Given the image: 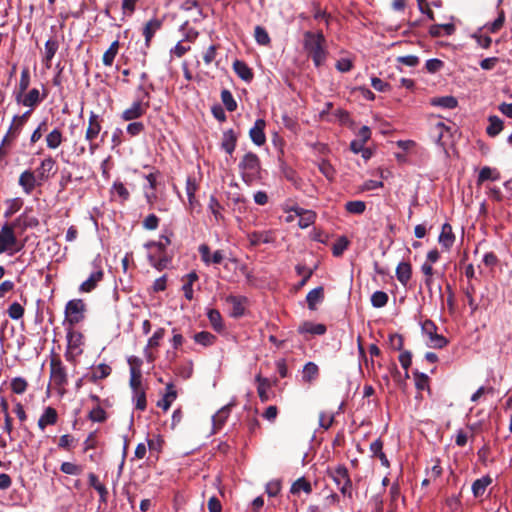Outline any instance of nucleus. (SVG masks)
Instances as JSON below:
<instances>
[{"label":"nucleus","mask_w":512,"mask_h":512,"mask_svg":"<svg viewBox=\"0 0 512 512\" xmlns=\"http://www.w3.org/2000/svg\"><path fill=\"white\" fill-rule=\"evenodd\" d=\"M326 40L322 32L307 31L303 35V47L315 66H321L327 57Z\"/></svg>","instance_id":"obj_1"},{"label":"nucleus","mask_w":512,"mask_h":512,"mask_svg":"<svg viewBox=\"0 0 512 512\" xmlns=\"http://www.w3.org/2000/svg\"><path fill=\"white\" fill-rule=\"evenodd\" d=\"M429 137L438 146L445 148L452 138L450 126L446 125L439 116L431 114L428 118Z\"/></svg>","instance_id":"obj_2"},{"label":"nucleus","mask_w":512,"mask_h":512,"mask_svg":"<svg viewBox=\"0 0 512 512\" xmlns=\"http://www.w3.org/2000/svg\"><path fill=\"white\" fill-rule=\"evenodd\" d=\"M242 179L247 184H252L260 178L261 166L259 157L252 153H246L239 163Z\"/></svg>","instance_id":"obj_3"},{"label":"nucleus","mask_w":512,"mask_h":512,"mask_svg":"<svg viewBox=\"0 0 512 512\" xmlns=\"http://www.w3.org/2000/svg\"><path fill=\"white\" fill-rule=\"evenodd\" d=\"M16 223L5 224L0 230V254L9 253L13 255L19 252L23 245L19 243L15 235Z\"/></svg>","instance_id":"obj_4"},{"label":"nucleus","mask_w":512,"mask_h":512,"mask_svg":"<svg viewBox=\"0 0 512 512\" xmlns=\"http://www.w3.org/2000/svg\"><path fill=\"white\" fill-rule=\"evenodd\" d=\"M422 333L428 338V346L431 348H443L447 345V339L437 333V326L431 320H425L421 325Z\"/></svg>","instance_id":"obj_5"},{"label":"nucleus","mask_w":512,"mask_h":512,"mask_svg":"<svg viewBox=\"0 0 512 512\" xmlns=\"http://www.w3.org/2000/svg\"><path fill=\"white\" fill-rule=\"evenodd\" d=\"M50 380L59 391L67 384L66 369L58 358H52L50 361Z\"/></svg>","instance_id":"obj_6"},{"label":"nucleus","mask_w":512,"mask_h":512,"mask_svg":"<svg viewBox=\"0 0 512 512\" xmlns=\"http://www.w3.org/2000/svg\"><path fill=\"white\" fill-rule=\"evenodd\" d=\"M84 344V337L81 332L69 328L67 331V360H72L74 357L82 353V346Z\"/></svg>","instance_id":"obj_7"},{"label":"nucleus","mask_w":512,"mask_h":512,"mask_svg":"<svg viewBox=\"0 0 512 512\" xmlns=\"http://www.w3.org/2000/svg\"><path fill=\"white\" fill-rule=\"evenodd\" d=\"M85 304L81 299L70 300L65 307V318L70 326L79 323L84 318Z\"/></svg>","instance_id":"obj_8"},{"label":"nucleus","mask_w":512,"mask_h":512,"mask_svg":"<svg viewBox=\"0 0 512 512\" xmlns=\"http://www.w3.org/2000/svg\"><path fill=\"white\" fill-rule=\"evenodd\" d=\"M328 474L343 494H346L350 490L351 480L345 466L339 465L336 468L329 469Z\"/></svg>","instance_id":"obj_9"},{"label":"nucleus","mask_w":512,"mask_h":512,"mask_svg":"<svg viewBox=\"0 0 512 512\" xmlns=\"http://www.w3.org/2000/svg\"><path fill=\"white\" fill-rule=\"evenodd\" d=\"M32 110L26 111L22 115H16L12 119V123L2 141L3 144H7L12 142L17 136L20 134L23 126L28 121V118L31 114Z\"/></svg>","instance_id":"obj_10"},{"label":"nucleus","mask_w":512,"mask_h":512,"mask_svg":"<svg viewBox=\"0 0 512 512\" xmlns=\"http://www.w3.org/2000/svg\"><path fill=\"white\" fill-rule=\"evenodd\" d=\"M45 96V94L41 96L40 91L36 88H33L26 94L25 92L23 94L16 93L15 100L18 104H22L25 107H30L33 109L45 98Z\"/></svg>","instance_id":"obj_11"},{"label":"nucleus","mask_w":512,"mask_h":512,"mask_svg":"<svg viewBox=\"0 0 512 512\" xmlns=\"http://www.w3.org/2000/svg\"><path fill=\"white\" fill-rule=\"evenodd\" d=\"M247 239L251 246L260 244H270L276 240L275 230L254 231L247 234Z\"/></svg>","instance_id":"obj_12"},{"label":"nucleus","mask_w":512,"mask_h":512,"mask_svg":"<svg viewBox=\"0 0 512 512\" xmlns=\"http://www.w3.org/2000/svg\"><path fill=\"white\" fill-rule=\"evenodd\" d=\"M56 161L48 156L44 158L40 164V166L36 169L35 173L37 174L39 180L43 183L46 182L49 178L56 174Z\"/></svg>","instance_id":"obj_13"},{"label":"nucleus","mask_w":512,"mask_h":512,"mask_svg":"<svg viewBox=\"0 0 512 512\" xmlns=\"http://www.w3.org/2000/svg\"><path fill=\"white\" fill-rule=\"evenodd\" d=\"M42 184L43 182L39 180L37 174L30 170H25L19 177V185L26 194H30L36 186Z\"/></svg>","instance_id":"obj_14"},{"label":"nucleus","mask_w":512,"mask_h":512,"mask_svg":"<svg viewBox=\"0 0 512 512\" xmlns=\"http://www.w3.org/2000/svg\"><path fill=\"white\" fill-rule=\"evenodd\" d=\"M148 107V102L143 103L142 101H134L129 108L122 112L121 118L124 121H132L138 119L146 113Z\"/></svg>","instance_id":"obj_15"},{"label":"nucleus","mask_w":512,"mask_h":512,"mask_svg":"<svg viewBox=\"0 0 512 512\" xmlns=\"http://www.w3.org/2000/svg\"><path fill=\"white\" fill-rule=\"evenodd\" d=\"M101 121L99 115L93 111L89 114L88 127L85 133V139L88 142L95 141L101 131Z\"/></svg>","instance_id":"obj_16"},{"label":"nucleus","mask_w":512,"mask_h":512,"mask_svg":"<svg viewBox=\"0 0 512 512\" xmlns=\"http://www.w3.org/2000/svg\"><path fill=\"white\" fill-rule=\"evenodd\" d=\"M288 212V209H285ZM289 212L295 213L299 218L298 225L300 228H307L312 225L315 221L316 214L311 210H305L301 207L295 206L289 209Z\"/></svg>","instance_id":"obj_17"},{"label":"nucleus","mask_w":512,"mask_h":512,"mask_svg":"<svg viewBox=\"0 0 512 512\" xmlns=\"http://www.w3.org/2000/svg\"><path fill=\"white\" fill-rule=\"evenodd\" d=\"M265 126V120L257 119L254 126L249 131L252 142L257 146H262L266 142V136L264 133Z\"/></svg>","instance_id":"obj_18"},{"label":"nucleus","mask_w":512,"mask_h":512,"mask_svg":"<svg viewBox=\"0 0 512 512\" xmlns=\"http://www.w3.org/2000/svg\"><path fill=\"white\" fill-rule=\"evenodd\" d=\"M199 253L202 261L206 265L220 264L224 259V254L222 251L217 250L211 254L210 248L206 244H202L199 246Z\"/></svg>","instance_id":"obj_19"},{"label":"nucleus","mask_w":512,"mask_h":512,"mask_svg":"<svg viewBox=\"0 0 512 512\" xmlns=\"http://www.w3.org/2000/svg\"><path fill=\"white\" fill-rule=\"evenodd\" d=\"M58 414L56 409L53 407H46L40 418L38 419V427L41 431H44L48 425L56 424Z\"/></svg>","instance_id":"obj_20"},{"label":"nucleus","mask_w":512,"mask_h":512,"mask_svg":"<svg viewBox=\"0 0 512 512\" xmlns=\"http://www.w3.org/2000/svg\"><path fill=\"white\" fill-rule=\"evenodd\" d=\"M58 48L59 44L56 39L51 38L46 41L43 55V63L45 64L46 68L49 69L51 67V61L55 56Z\"/></svg>","instance_id":"obj_21"},{"label":"nucleus","mask_w":512,"mask_h":512,"mask_svg":"<svg viewBox=\"0 0 512 512\" xmlns=\"http://www.w3.org/2000/svg\"><path fill=\"white\" fill-rule=\"evenodd\" d=\"M103 275L102 270L93 272L89 278L80 285V292L88 293L94 290L97 284L103 279Z\"/></svg>","instance_id":"obj_22"},{"label":"nucleus","mask_w":512,"mask_h":512,"mask_svg":"<svg viewBox=\"0 0 512 512\" xmlns=\"http://www.w3.org/2000/svg\"><path fill=\"white\" fill-rule=\"evenodd\" d=\"M234 406V403H230L228 405L223 406L219 409L212 418L214 430H219L226 422L229 417L231 407Z\"/></svg>","instance_id":"obj_23"},{"label":"nucleus","mask_w":512,"mask_h":512,"mask_svg":"<svg viewBox=\"0 0 512 512\" xmlns=\"http://www.w3.org/2000/svg\"><path fill=\"white\" fill-rule=\"evenodd\" d=\"M438 241L446 249H450V247H452L455 241V236L453 234L452 227L450 224H443Z\"/></svg>","instance_id":"obj_24"},{"label":"nucleus","mask_w":512,"mask_h":512,"mask_svg":"<svg viewBox=\"0 0 512 512\" xmlns=\"http://www.w3.org/2000/svg\"><path fill=\"white\" fill-rule=\"evenodd\" d=\"M412 276V268L410 263L408 262H400L396 268V277L397 280L403 285L406 286L410 281Z\"/></svg>","instance_id":"obj_25"},{"label":"nucleus","mask_w":512,"mask_h":512,"mask_svg":"<svg viewBox=\"0 0 512 512\" xmlns=\"http://www.w3.org/2000/svg\"><path fill=\"white\" fill-rule=\"evenodd\" d=\"M162 21L153 18L150 21H148L143 29V35L145 37V43L147 46H149V43L151 39L153 38L154 34L161 28Z\"/></svg>","instance_id":"obj_26"},{"label":"nucleus","mask_w":512,"mask_h":512,"mask_svg":"<svg viewBox=\"0 0 512 512\" xmlns=\"http://www.w3.org/2000/svg\"><path fill=\"white\" fill-rule=\"evenodd\" d=\"M237 142V135L232 129H229L223 133L221 146L228 153L232 154L235 150Z\"/></svg>","instance_id":"obj_27"},{"label":"nucleus","mask_w":512,"mask_h":512,"mask_svg":"<svg viewBox=\"0 0 512 512\" xmlns=\"http://www.w3.org/2000/svg\"><path fill=\"white\" fill-rule=\"evenodd\" d=\"M234 72L244 81H251L253 78V73L251 69L247 66V64L240 60H235L233 63Z\"/></svg>","instance_id":"obj_28"},{"label":"nucleus","mask_w":512,"mask_h":512,"mask_svg":"<svg viewBox=\"0 0 512 512\" xmlns=\"http://www.w3.org/2000/svg\"><path fill=\"white\" fill-rule=\"evenodd\" d=\"M324 298V290L322 287L312 289L306 296L308 307L310 310H315L317 304L321 303Z\"/></svg>","instance_id":"obj_29"},{"label":"nucleus","mask_w":512,"mask_h":512,"mask_svg":"<svg viewBox=\"0 0 512 512\" xmlns=\"http://www.w3.org/2000/svg\"><path fill=\"white\" fill-rule=\"evenodd\" d=\"M432 106L442 107L446 109H453L457 106L458 101L453 96H443L432 98L430 101Z\"/></svg>","instance_id":"obj_30"},{"label":"nucleus","mask_w":512,"mask_h":512,"mask_svg":"<svg viewBox=\"0 0 512 512\" xmlns=\"http://www.w3.org/2000/svg\"><path fill=\"white\" fill-rule=\"evenodd\" d=\"M492 480L489 476H484L475 480L472 484V492L475 497L482 496L486 488L491 484Z\"/></svg>","instance_id":"obj_31"},{"label":"nucleus","mask_w":512,"mask_h":512,"mask_svg":"<svg viewBox=\"0 0 512 512\" xmlns=\"http://www.w3.org/2000/svg\"><path fill=\"white\" fill-rule=\"evenodd\" d=\"M500 179V173L496 169H492L488 166L483 167L478 175L477 183L481 185L487 180L496 181Z\"/></svg>","instance_id":"obj_32"},{"label":"nucleus","mask_w":512,"mask_h":512,"mask_svg":"<svg viewBox=\"0 0 512 512\" xmlns=\"http://www.w3.org/2000/svg\"><path fill=\"white\" fill-rule=\"evenodd\" d=\"M486 132L489 136L495 137L503 130V121L498 116H490Z\"/></svg>","instance_id":"obj_33"},{"label":"nucleus","mask_w":512,"mask_h":512,"mask_svg":"<svg viewBox=\"0 0 512 512\" xmlns=\"http://www.w3.org/2000/svg\"><path fill=\"white\" fill-rule=\"evenodd\" d=\"M256 381L258 382L257 392L259 398L262 402H266L269 399L268 390L270 388V382L267 378L261 377V375L256 376Z\"/></svg>","instance_id":"obj_34"},{"label":"nucleus","mask_w":512,"mask_h":512,"mask_svg":"<svg viewBox=\"0 0 512 512\" xmlns=\"http://www.w3.org/2000/svg\"><path fill=\"white\" fill-rule=\"evenodd\" d=\"M300 333H310L314 335H322L326 332V327L323 324H313L311 322H304L299 327Z\"/></svg>","instance_id":"obj_35"},{"label":"nucleus","mask_w":512,"mask_h":512,"mask_svg":"<svg viewBox=\"0 0 512 512\" xmlns=\"http://www.w3.org/2000/svg\"><path fill=\"white\" fill-rule=\"evenodd\" d=\"M318 372H319L318 366L313 362H308L303 368V372H302L303 381L308 382V383L312 382L313 380H315L317 378Z\"/></svg>","instance_id":"obj_36"},{"label":"nucleus","mask_w":512,"mask_h":512,"mask_svg":"<svg viewBox=\"0 0 512 512\" xmlns=\"http://www.w3.org/2000/svg\"><path fill=\"white\" fill-rule=\"evenodd\" d=\"M63 141L62 132L55 128L46 136L47 147L50 149L58 148Z\"/></svg>","instance_id":"obj_37"},{"label":"nucleus","mask_w":512,"mask_h":512,"mask_svg":"<svg viewBox=\"0 0 512 512\" xmlns=\"http://www.w3.org/2000/svg\"><path fill=\"white\" fill-rule=\"evenodd\" d=\"M119 42L116 40L111 43L110 47L104 52L102 61L105 66H111L118 53Z\"/></svg>","instance_id":"obj_38"},{"label":"nucleus","mask_w":512,"mask_h":512,"mask_svg":"<svg viewBox=\"0 0 512 512\" xmlns=\"http://www.w3.org/2000/svg\"><path fill=\"white\" fill-rule=\"evenodd\" d=\"M166 389L167 392L163 399L158 402V406L162 407L164 410H168L170 408L172 402L176 399L177 396L172 384H168Z\"/></svg>","instance_id":"obj_39"},{"label":"nucleus","mask_w":512,"mask_h":512,"mask_svg":"<svg viewBox=\"0 0 512 512\" xmlns=\"http://www.w3.org/2000/svg\"><path fill=\"white\" fill-rule=\"evenodd\" d=\"M245 299L237 296L230 295L226 298V302L233 307L232 315L235 317L241 316L244 312L243 301Z\"/></svg>","instance_id":"obj_40"},{"label":"nucleus","mask_w":512,"mask_h":512,"mask_svg":"<svg viewBox=\"0 0 512 512\" xmlns=\"http://www.w3.org/2000/svg\"><path fill=\"white\" fill-rule=\"evenodd\" d=\"M300 491H304L306 494L312 492L311 484L304 477L297 479L291 487V493L293 494H297Z\"/></svg>","instance_id":"obj_41"},{"label":"nucleus","mask_w":512,"mask_h":512,"mask_svg":"<svg viewBox=\"0 0 512 512\" xmlns=\"http://www.w3.org/2000/svg\"><path fill=\"white\" fill-rule=\"evenodd\" d=\"M198 276L195 272H191L186 275V282L184 283L182 289L184 291V295L186 299L192 300L193 298V289L192 285L195 281H197Z\"/></svg>","instance_id":"obj_42"},{"label":"nucleus","mask_w":512,"mask_h":512,"mask_svg":"<svg viewBox=\"0 0 512 512\" xmlns=\"http://www.w3.org/2000/svg\"><path fill=\"white\" fill-rule=\"evenodd\" d=\"M221 100L228 111L233 112L237 109V103L229 90L223 89L221 91Z\"/></svg>","instance_id":"obj_43"},{"label":"nucleus","mask_w":512,"mask_h":512,"mask_svg":"<svg viewBox=\"0 0 512 512\" xmlns=\"http://www.w3.org/2000/svg\"><path fill=\"white\" fill-rule=\"evenodd\" d=\"M388 302V295L383 291H376L371 296V304L375 308H382Z\"/></svg>","instance_id":"obj_44"},{"label":"nucleus","mask_w":512,"mask_h":512,"mask_svg":"<svg viewBox=\"0 0 512 512\" xmlns=\"http://www.w3.org/2000/svg\"><path fill=\"white\" fill-rule=\"evenodd\" d=\"M194 340L196 343L201 344L203 346H210L215 341V336L209 332L202 331L194 336Z\"/></svg>","instance_id":"obj_45"},{"label":"nucleus","mask_w":512,"mask_h":512,"mask_svg":"<svg viewBox=\"0 0 512 512\" xmlns=\"http://www.w3.org/2000/svg\"><path fill=\"white\" fill-rule=\"evenodd\" d=\"M28 387L27 381L22 377H15L11 380V389L15 394H23Z\"/></svg>","instance_id":"obj_46"},{"label":"nucleus","mask_w":512,"mask_h":512,"mask_svg":"<svg viewBox=\"0 0 512 512\" xmlns=\"http://www.w3.org/2000/svg\"><path fill=\"white\" fill-rule=\"evenodd\" d=\"M345 208L349 213L362 214L366 209V204L363 201H349L345 204Z\"/></svg>","instance_id":"obj_47"},{"label":"nucleus","mask_w":512,"mask_h":512,"mask_svg":"<svg viewBox=\"0 0 512 512\" xmlns=\"http://www.w3.org/2000/svg\"><path fill=\"white\" fill-rule=\"evenodd\" d=\"M111 371L112 369L109 365L103 363L99 364L93 371L92 379L98 380L106 378L107 376L110 375Z\"/></svg>","instance_id":"obj_48"},{"label":"nucleus","mask_w":512,"mask_h":512,"mask_svg":"<svg viewBox=\"0 0 512 512\" xmlns=\"http://www.w3.org/2000/svg\"><path fill=\"white\" fill-rule=\"evenodd\" d=\"M208 319L215 330L220 331L223 328L222 317L219 311L214 309L209 310Z\"/></svg>","instance_id":"obj_49"},{"label":"nucleus","mask_w":512,"mask_h":512,"mask_svg":"<svg viewBox=\"0 0 512 512\" xmlns=\"http://www.w3.org/2000/svg\"><path fill=\"white\" fill-rule=\"evenodd\" d=\"M349 245V241L346 237L342 236L337 239V241L333 244L332 251L334 256H340L347 249Z\"/></svg>","instance_id":"obj_50"},{"label":"nucleus","mask_w":512,"mask_h":512,"mask_svg":"<svg viewBox=\"0 0 512 512\" xmlns=\"http://www.w3.org/2000/svg\"><path fill=\"white\" fill-rule=\"evenodd\" d=\"M208 208L217 221L223 218L221 213L222 205L214 196L210 197Z\"/></svg>","instance_id":"obj_51"},{"label":"nucleus","mask_w":512,"mask_h":512,"mask_svg":"<svg viewBox=\"0 0 512 512\" xmlns=\"http://www.w3.org/2000/svg\"><path fill=\"white\" fill-rule=\"evenodd\" d=\"M60 470L68 475H80L82 473V467L72 462H63Z\"/></svg>","instance_id":"obj_52"},{"label":"nucleus","mask_w":512,"mask_h":512,"mask_svg":"<svg viewBox=\"0 0 512 512\" xmlns=\"http://www.w3.org/2000/svg\"><path fill=\"white\" fill-rule=\"evenodd\" d=\"M254 36L257 43L260 45H267L270 43V37L267 31L261 26L255 27Z\"/></svg>","instance_id":"obj_53"},{"label":"nucleus","mask_w":512,"mask_h":512,"mask_svg":"<svg viewBox=\"0 0 512 512\" xmlns=\"http://www.w3.org/2000/svg\"><path fill=\"white\" fill-rule=\"evenodd\" d=\"M89 419L93 422H104L106 420V412L100 405H96L89 412Z\"/></svg>","instance_id":"obj_54"},{"label":"nucleus","mask_w":512,"mask_h":512,"mask_svg":"<svg viewBox=\"0 0 512 512\" xmlns=\"http://www.w3.org/2000/svg\"><path fill=\"white\" fill-rule=\"evenodd\" d=\"M165 335V330L163 328L157 329L154 334L149 338L147 343V348H154L158 347L160 344V341L163 339Z\"/></svg>","instance_id":"obj_55"},{"label":"nucleus","mask_w":512,"mask_h":512,"mask_svg":"<svg viewBox=\"0 0 512 512\" xmlns=\"http://www.w3.org/2000/svg\"><path fill=\"white\" fill-rule=\"evenodd\" d=\"M24 314V308L17 302L12 303L8 308V315L14 320L20 319Z\"/></svg>","instance_id":"obj_56"},{"label":"nucleus","mask_w":512,"mask_h":512,"mask_svg":"<svg viewBox=\"0 0 512 512\" xmlns=\"http://www.w3.org/2000/svg\"><path fill=\"white\" fill-rule=\"evenodd\" d=\"M29 85H30L29 71L27 69H24L21 72L19 87H18V91L16 93L23 94L28 89Z\"/></svg>","instance_id":"obj_57"},{"label":"nucleus","mask_w":512,"mask_h":512,"mask_svg":"<svg viewBox=\"0 0 512 512\" xmlns=\"http://www.w3.org/2000/svg\"><path fill=\"white\" fill-rule=\"evenodd\" d=\"M142 373L130 372V386L133 392L143 390L142 387Z\"/></svg>","instance_id":"obj_58"},{"label":"nucleus","mask_w":512,"mask_h":512,"mask_svg":"<svg viewBox=\"0 0 512 512\" xmlns=\"http://www.w3.org/2000/svg\"><path fill=\"white\" fill-rule=\"evenodd\" d=\"M8 204V207H7V210L5 212V216L6 217H10L12 216L14 213H16L18 210H20L21 206H22V201L18 198H15V199H11L7 202Z\"/></svg>","instance_id":"obj_59"},{"label":"nucleus","mask_w":512,"mask_h":512,"mask_svg":"<svg viewBox=\"0 0 512 512\" xmlns=\"http://www.w3.org/2000/svg\"><path fill=\"white\" fill-rule=\"evenodd\" d=\"M13 223H16V226L18 224H22V226L24 228H27V227H35L38 225V219L35 218V217H28V216H20L19 218H17Z\"/></svg>","instance_id":"obj_60"},{"label":"nucleus","mask_w":512,"mask_h":512,"mask_svg":"<svg viewBox=\"0 0 512 512\" xmlns=\"http://www.w3.org/2000/svg\"><path fill=\"white\" fill-rule=\"evenodd\" d=\"M217 46L212 44L203 53V60L206 65H210L216 58Z\"/></svg>","instance_id":"obj_61"},{"label":"nucleus","mask_w":512,"mask_h":512,"mask_svg":"<svg viewBox=\"0 0 512 512\" xmlns=\"http://www.w3.org/2000/svg\"><path fill=\"white\" fill-rule=\"evenodd\" d=\"M504 21H505V15H504V12L501 11L499 13L498 17L488 26V30L491 33H496L497 31H499L502 28Z\"/></svg>","instance_id":"obj_62"},{"label":"nucleus","mask_w":512,"mask_h":512,"mask_svg":"<svg viewBox=\"0 0 512 512\" xmlns=\"http://www.w3.org/2000/svg\"><path fill=\"white\" fill-rule=\"evenodd\" d=\"M126 130L130 136H137L144 131V124L142 122H132L128 124Z\"/></svg>","instance_id":"obj_63"},{"label":"nucleus","mask_w":512,"mask_h":512,"mask_svg":"<svg viewBox=\"0 0 512 512\" xmlns=\"http://www.w3.org/2000/svg\"><path fill=\"white\" fill-rule=\"evenodd\" d=\"M334 421V416L332 414L321 412L319 414V426L328 429Z\"/></svg>","instance_id":"obj_64"}]
</instances>
